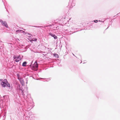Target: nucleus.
I'll return each mask as SVG.
<instances>
[{"label":"nucleus","instance_id":"1","mask_svg":"<svg viewBox=\"0 0 120 120\" xmlns=\"http://www.w3.org/2000/svg\"><path fill=\"white\" fill-rule=\"evenodd\" d=\"M20 85L18 84L17 85L16 90L17 91L18 93L19 94L22 95L24 99L27 101V96L28 95V92L27 91L25 93V92H23L21 89L20 88Z\"/></svg>","mask_w":120,"mask_h":120},{"label":"nucleus","instance_id":"2","mask_svg":"<svg viewBox=\"0 0 120 120\" xmlns=\"http://www.w3.org/2000/svg\"><path fill=\"white\" fill-rule=\"evenodd\" d=\"M63 31L66 33L71 32L72 33H73V31H72L71 27L70 26L69 24L67 23H66L65 25L63 26Z\"/></svg>","mask_w":120,"mask_h":120},{"label":"nucleus","instance_id":"3","mask_svg":"<svg viewBox=\"0 0 120 120\" xmlns=\"http://www.w3.org/2000/svg\"><path fill=\"white\" fill-rule=\"evenodd\" d=\"M8 82L6 79H4L3 81L1 82V84L2 87H5L7 86L8 87H11L10 84L8 83Z\"/></svg>","mask_w":120,"mask_h":120},{"label":"nucleus","instance_id":"4","mask_svg":"<svg viewBox=\"0 0 120 120\" xmlns=\"http://www.w3.org/2000/svg\"><path fill=\"white\" fill-rule=\"evenodd\" d=\"M30 66L32 70L34 71H37L38 70V65L37 62L35 61L33 65L31 66L30 65Z\"/></svg>","mask_w":120,"mask_h":120},{"label":"nucleus","instance_id":"5","mask_svg":"<svg viewBox=\"0 0 120 120\" xmlns=\"http://www.w3.org/2000/svg\"><path fill=\"white\" fill-rule=\"evenodd\" d=\"M28 108L30 109H32L34 106V102L31 99L30 101H27Z\"/></svg>","mask_w":120,"mask_h":120},{"label":"nucleus","instance_id":"6","mask_svg":"<svg viewBox=\"0 0 120 120\" xmlns=\"http://www.w3.org/2000/svg\"><path fill=\"white\" fill-rule=\"evenodd\" d=\"M72 26L71 27V29L72 31H74L73 33H75L77 31V30H75V31H74L75 29L77 30L78 29V27L79 26H77L76 24H73L72 25Z\"/></svg>","mask_w":120,"mask_h":120},{"label":"nucleus","instance_id":"7","mask_svg":"<svg viewBox=\"0 0 120 120\" xmlns=\"http://www.w3.org/2000/svg\"><path fill=\"white\" fill-rule=\"evenodd\" d=\"M13 57L14 59L15 60V61L16 62L19 61L21 59V57L20 56H14Z\"/></svg>","mask_w":120,"mask_h":120},{"label":"nucleus","instance_id":"8","mask_svg":"<svg viewBox=\"0 0 120 120\" xmlns=\"http://www.w3.org/2000/svg\"><path fill=\"white\" fill-rule=\"evenodd\" d=\"M0 22L2 24V25L5 26L6 28H8V26L7 24L6 21H3L2 20H0Z\"/></svg>","mask_w":120,"mask_h":120},{"label":"nucleus","instance_id":"9","mask_svg":"<svg viewBox=\"0 0 120 120\" xmlns=\"http://www.w3.org/2000/svg\"><path fill=\"white\" fill-rule=\"evenodd\" d=\"M71 2H72V3L71 4V6H70L71 8H72L73 6H75V4L74 2L73 1H72V0H70L69 1V5L70 4H71Z\"/></svg>","mask_w":120,"mask_h":120},{"label":"nucleus","instance_id":"10","mask_svg":"<svg viewBox=\"0 0 120 120\" xmlns=\"http://www.w3.org/2000/svg\"><path fill=\"white\" fill-rule=\"evenodd\" d=\"M27 63V62L26 61H24L23 62L22 64V66L24 67L26 66V64Z\"/></svg>","mask_w":120,"mask_h":120},{"label":"nucleus","instance_id":"11","mask_svg":"<svg viewBox=\"0 0 120 120\" xmlns=\"http://www.w3.org/2000/svg\"><path fill=\"white\" fill-rule=\"evenodd\" d=\"M37 41V39L36 38H33L32 40H30V41L31 42H32L33 41Z\"/></svg>","mask_w":120,"mask_h":120},{"label":"nucleus","instance_id":"12","mask_svg":"<svg viewBox=\"0 0 120 120\" xmlns=\"http://www.w3.org/2000/svg\"><path fill=\"white\" fill-rule=\"evenodd\" d=\"M32 26L34 27H37V28H39L40 27V28L39 29L40 30L42 29L41 28V27L43 28V26Z\"/></svg>","mask_w":120,"mask_h":120},{"label":"nucleus","instance_id":"13","mask_svg":"<svg viewBox=\"0 0 120 120\" xmlns=\"http://www.w3.org/2000/svg\"><path fill=\"white\" fill-rule=\"evenodd\" d=\"M18 79L19 80L20 83H21L22 82H23V81L21 77L19 78Z\"/></svg>","mask_w":120,"mask_h":120},{"label":"nucleus","instance_id":"14","mask_svg":"<svg viewBox=\"0 0 120 120\" xmlns=\"http://www.w3.org/2000/svg\"><path fill=\"white\" fill-rule=\"evenodd\" d=\"M53 56L56 58H58L59 56L58 54L56 53L53 54Z\"/></svg>","mask_w":120,"mask_h":120},{"label":"nucleus","instance_id":"15","mask_svg":"<svg viewBox=\"0 0 120 120\" xmlns=\"http://www.w3.org/2000/svg\"><path fill=\"white\" fill-rule=\"evenodd\" d=\"M22 31H23L22 30H18L16 31L17 33H22Z\"/></svg>","mask_w":120,"mask_h":120},{"label":"nucleus","instance_id":"16","mask_svg":"<svg viewBox=\"0 0 120 120\" xmlns=\"http://www.w3.org/2000/svg\"><path fill=\"white\" fill-rule=\"evenodd\" d=\"M49 35H50L52 37L53 36V35H54V34H52V33H48Z\"/></svg>","mask_w":120,"mask_h":120},{"label":"nucleus","instance_id":"17","mask_svg":"<svg viewBox=\"0 0 120 120\" xmlns=\"http://www.w3.org/2000/svg\"><path fill=\"white\" fill-rule=\"evenodd\" d=\"M52 37H53L55 39H56L57 38V37L55 34L53 35Z\"/></svg>","mask_w":120,"mask_h":120},{"label":"nucleus","instance_id":"18","mask_svg":"<svg viewBox=\"0 0 120 120\" xmlns=\"http://www.w3.org/2000/svg\"><path fill=\"white\" fill-rule=\"evenodd\" d=\"M17 76L18 78V79L19 78H20V76L19 74H17Z\"/></svg>","mask_w":120,"mask_h":120},{"label":"nucleus","instance_id":"19","mask_svg":"<svg viewBox=\"0 0 120 120\" xmlns=\"http://www.w3.org/2000/svg\"><path fill=\"white\" fill-rule=\"evenodd\" d=\"M93 21H94V22H97L98 21L97 20H94L93 21H92V22H93Z\"/></svg>","mask_w":120,"mask_h":120},{"label":"nucleus","instance_id":"20","mask_svg":"<svg viewBox=\"0 0 120 120\" xmlns=\"http://www.w3.org/2000/svg\"><path fill=\"white\" fill-rule=\"evenodd\" d=\"M3 81V79H0V81H1V82Z\"/></svg>","mask_w":120,"mask_h":120},{"label":"nucleus","instance_id":"21","mask_svg":"<svg viewBox=\"0 0 120 120\" xmlns=\"http://www.w3.org/2000/svg\"><path fill=\"white\" fill-rule=\"evenodd\" d=\"M99 22H104V21L103 22V21H100V20H99Z\"/></svg>","mask_w":120,"mask_h":120},{"label":"nucleus","instance_id":"22","mask_svg":"<svg viewBox=\"0 0 120 120\" xmlns=\"http://www.w3.org/2000/svg\"><path fill=\"white\" fill-rule=\"evenodd\" d=\"M72 54L73 55V56H75L76 57V56H75V55H74L73 53H72Z\"/></svg>","mask_w":120,"mask_h":120},{"label":"nucleus","instance_id":"23","mask_svg":"<svg viewBox=\"0 0 120 120\" xmlns=\"http://www.w3.org/2000/svg\"><path fill=\"white\" fill-rule=\"evenodd\" d=\"M32 35H31V36H29V37H32Z\"/></svg>","mask_w":120,"mask_h":120},{"label":"nucleus","instance_id":"24","mask_svg":"<svg viewBox=\"0 0 120 120\" xmlns=\"http://www.w3.org/2000/svg\"><path fill=\"white\" fill-rule=\"evenodd\" d=\"M5 114H4V116H3V117H5Z\"/></svg>","mask_w":120,"mask_h":120},{"label":"nucleus","instance_id":"25","mask_svg":"<svg viewBox=\"0 0 120 120\" xmlns=\"http://www.w3.org/2000/svg\"><path fill=\"white\" fill-rule=\"evenodd\" d=\"M47 80H50V79H48Z\"/></svg>","mask_w":120,"mask_h":120},{"label":"nucleus","instance_id":"26","mask_svg":"<svg viewBox=\"0 0 120 120\" xmlns=\"http://www.w3.org/2000/svg\"><path fill=\"white\" fill-rule=\"evenodd\" d=\"M1 105H2V104H0V106H1Z\"/></svg>","mask_w":120,"mask_h":120},{"label":"nucleus","instance_id":"27","mask_svg":"<svg viewBox=\"0 0 120 120\" xmlns=\"http://www.w3.org/2000/svg\"><path fill=\"white\" fill-rule=\"evenodd\" d=\"M26 83H27V80L26 79Z\"/></svg>","mask_w":120,"mask_h":120},{"label":"nucleus","instance_id":"28","mask_svg":"<svg viewBox=\"0 0 120 120\" xmlns=\"http://www.w3.org/2000/svg\"><path fill=\"white\" fill-rule=\"evenodd\" d=\"M120 14V12L117 15H118L119 14Z\"/></svg>","mask_w":120,"mask_h":120},{"label":"nucleus","instance_id":"29","mask_svg":"<svg viewBox=\"0 0 120 120\" xmlns=\"http://www.w3.org/2000/svg\"><path fill=\"white\" fill-rule=\"evenodd\" d=\"M52 30V31H54V30Z\"/></svg>","mask_w":120,"mask_h":120},{"label":"nucleus","instance_id":"30","mask_svg":"<svg viewBox=\"0 0 120 120\" xmlns=\"http://www.w3.org/2000/svg\"><path fill=\"white\" fill-rule=\"evenodd\" d=\"M28 34H29V35H30V34H29V33H28Z\"/></svg>","mask_w":120,"mask_h":120},{"label":"nucleus","instance_id":"31","mask_svg":"<svg viewBox=\"0 0 120 120\" xmlns=\"http://www.w3.org/2000/svg\"><path fill=\"white\" fill-rule=\"evenodd\" d=\"M108 27H109V26L106 29H108Z\"/></svg>","mask_w":120,"mask_h":120},{"label":"nucleus","instance_id":"32","mask_svg":"<svg viewBox=\"0 0 120 120\" xmlns=\"http://www.w3.org/2000/svg\"><path fill=\"white\" fill-rule=\"evenodd\" d=\"M51 26V25H49V26Z\"/></svg>","mask_w":120,"mask_h":120},{"label":"nucleus","instance_id":"33","mask_svg":"<svg viewBox=\"0 0 120 120\" xmlns=\"http://www.w3.org/2000/svg\"><path fill=\"white\" fill-rule=\"evenodd\" d=\"M69 34H71V33H69Z\"/></svg>","mask_w":120,"mask_h":120},{"label":"nucleus","instance_id":"34","mask_svg":"<svg viewBox=\"0 0 120 120\" xmlns=\"http://www.w3.org/2000/svg\"><path fill=\"white\" fill-rule=\"evenodd\" d=\"M41 79H43L42 78H41Z\"/></svg>","mask_w":120,"mask_h":120},{"label":"nucleus","instance_id":"35","mask_svg":"<svg viewBox=\"0 0 120 120\" xmlns=\"http://www.w3.org/2000/svg\"><path fill=\"white\" fill-rule=\"evenodd\" d=\"M1 116L0 115V117H1Z\"/></svg>","mask_w":120,"mask_h":120}]
</instances>
